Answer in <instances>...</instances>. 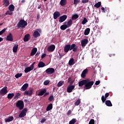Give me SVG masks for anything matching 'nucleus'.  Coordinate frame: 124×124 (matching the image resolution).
I'll use <instances>...</instances> for the list:
<instances>
[{"label":"nucleus","mask_w":124,"mask_h":124,"mask_svg":"<svg viewBox=\"0 0 124 124\" xmlns=\"http://www.w3.org/2000/svg\"><path fill=\"white\" fill-rule=\"evenodd\" d=\"M89 124H94V120L91 119L90 121Z\"/></svg>","instance_id":"49"},{"label":"nucleus","mask_w":124,"mask_h":124,"mask_svg":"<svg viewBox=\"0 0 124 124\" xmlns=\"http://www.w3.org/2000/svg\"><path fill=\"white\" fill-rule=\"evenodd\" d=\"M28 26V22L24 19L20 20L17 24L18 29H24Z\"/></svg>","instance_id":"2"},{"label":"nucleus","mask_w":124,"mask_h":124,"mask_svg":"<svg viewBox=\"0 0 124 124\" xmlns=\"http://www.w3.org/2000/svg\"><path fill=\"white\" fill-rule=\"evenodd\" d=\"M68 83H70V82H71L72 81V79H71V78H69L68 79Z\"/></svg>","instance_id":"60"},{"label":"nucleus","mask_w":124,"mask_h":124,"mask_svg":"<svg viewBox=\"0 0 124 124\" xmlns=\"http://www.w3.org/2000/svg\"><path fill=\"white\" fill-rule=\"evenodd\" d=\"M66 19H67V16L66 15H63L59 17V22L62 23L63 22H64Z\"/></svg>","instance_id":"10"},{"label":"nucleus","mask_w":124,"mask_h":124,"mask_svg":"<svg viewBox=\"0 0 124 124\" xmlns=\"http://www.w3.org/2000/svg\"><path fill=\"white\" fill-rule=\"evenodd\" d=\"M82 3H87L89 2V0H82Z\"/></svg>","instance_id":"53"},{"label":"nucleus","mask_w":124,"mask_h":124,"mask_svg":"<svg viewBox=\"0 0 124 124\" xmlns=\"http://www.w3.org/2000/svg\"><path fill=\"white\" fill-rule=\"evenodd\" d=\"M16 107L18 108L19 110H23L25 105L24 104V102L22 100H18L16 103Z\"/></svg>","instance_id":"4"},{"label":"nucleus","mask_w":124,"mask_h":124,"mask_svg":"<svg viewBox=\"0 0 124 124\" xmlns=\"http://www.w3.org/2000/svg\"><path fill=\"white\" fill-rule=\"evenodd\" d=\"M101 9L102 10V12L105 13V9L104 8V7H102L101 8Z\"/></svg>","instance_id":"59"},{"label":"nucleus","mask_w":124,"mask_h":124,"mask_svg":"<svg viewBox=\"0 0 124 124\" xmlns=\"http://www.w3.org/2000/svg\"><path fill=\"white\" fill-rule=\"evenodd\" d=\"M108 96H109V93H106L105 94V98H107V97H108Z\"/></svg>","instance_id":"56"},{"label":"nucleus","mask_w":124,"mask_h":124,"mask_svg":"<svg viewBox=\"0 0 124 124\" xmlns=\"http://www.w3.org/2000/svg\"><path fill=\"white\" fill-rule=\"evenodd\" d=\"M107 99V98H106L105 96H104V95L102 96L101 100L103 103H104V102H105L106 101Z\"/></svg>","instance_id":"43"},{"label":"nucleus","mask_w":124,"mask_h":124,"mask_svg":"<svg viewBox=\"0 0 124 124\" xmlns=\"http://www.w3.org/2000/svg\"><path fill=\"white\" fill-rule=\"evenodd\" d=\"M94 7L96 8H99L101 6V2H98L94 5Z\"/></svg>","instance_id":"37"},{"label":"nucleus","mask_w":124,"mask_h":124,"mask_svg":"<svg viewBox=\"0 0 124 124\" xmlns=\"http://www.w3.org/2000/svg\"><path fill=\"white\" fill-rule=\"evenodd\" d=\"M28 87H29V84L25 83L24 84L23 86L21 87L20 91H22V92H25L26 90L28 89Z\"/></svg>","instance_id":"19"},{"label":"nucleus","mask_w":124,"mask_h":124,"mask_svg":"<svg viewBox=\"0 0 124 124\" xmlns=\"http://www.w3.org/2000/svg\"><path fill=\"white\" fill-rule=\"evenodd\" d=\"M33 93V89L31 88L29 91H26L24 92V95H29V96H31L32 93Z\"/></svg>","instance_id":"8"},{"label":"nucleus","mask_w":124,"mask_h":124,"mask_svg":"<svg viewBox=\"0 0 124 124\" xmlns=\"http://www.w3.org/2000/svg\"><path fill=\"white\" fill-rule=\"evenodd\" d=\"M52 109H53V104H50L47 106L46 110V111H50Z\"/></svg>","instance_id":"30"},{"label":"nucleus","mask_w":124,"mask_h":124,"mask_svg":"<svg viewBox=\"0 0 124 124\" xmlns=\"http://www.w3.org/2000/svg\"><path fill=\"white\" fill-rule=\"evenodd\" d=\"M40 18V15H39V14L37 15V20H39Z\"/></svg>","instance_id":"58"},{"label":"nucleus","mask_w":124,"mask_h":124,"mask_svg":"<svg viewBox=\"0 0 124 124\" xmlns=\"http://www.w3.org/2000/svg\"><path fill=\"white\" fill-rule=\"evenodd\" d=\"M44 66H45V63L43 62H40L38 64V67H39V68L44 67Z\"/></svg>","instance_id":"24"},{"label":"nucleus","mask_w":124,"mask_h":124,"mask_svg":"<svg viewBox=\"0 0 124 124\" xmlns=\"http://www.w3.org/2000/svg\"><path fill=\"white\" fill-rule=\"evenodd\" d=\"M67 28L68 27H67V25L66 24H63L60 27V29L61 30H62V31H65V30H66Z\"/></svg>","instance_id":"27"},{"label":"nucleus","mask_w":124,"mask_h":124,"mask_svg":"<svg viewBox=\"0 0 124 124\" xmlns=\"http://www.w3.org/2000/svg\"><path fill=\"white\" fill-rule=\"evenodd\" d=\"M119 18H120V16H119L114 15V20H118L119 19Z\"/></svg>","instance_id":"50"},{"label":"nucleus","mask_w":124,"mask_h":124,"mask_svg":"<svg viewBox=\"0 0 124 124\" xmlns=\"http://www.w3.org/2000/svg\"><path fill=\"white\" fill-rule=\"evenodd\" d=\"M72 25V19H70L67 23V26L68 28H70V27H71V25Z\"/></svg>","instance_id":"36"},{"label":"nucleus","mask_w":124,"mask_h":124,"mask_svg":"<svg viewBox=\"0 0 124 124\" xmlns=\"http://www.w3.org/2000/svg\"><path fill=\"white\" fill-rule=\"evenodd\" d=\"M17 98H18V97H17L16 95L14 98V99H17Z\"/></svg>","instance_id":"64"},{"label":"nucleus","mask_w":124,"mask_h":124,"mask_svg":"<svg viewBox=\"0 0 124 124\" xmlns=\"http://www.w3.org/2000/svg\"><path fill=\"white\" fill-rule=\"evenodd\" d=\"M45 122H46V118H43L41 121V124H43V123H45Z\"/></svg>","instance_id":"51"},{"label":"nucleus","mask_w":124,"mask_h":124,"mask_svg":"<svg viewBox=\"0 0 124 124\" xmlns=\"http://www.w3.org/2000/svg\"><path fill=\"white\" fill-rule=\"evenodd\" d=\"M19 47V45H15L13 48V51L14 53H17V51L18 50V48Z\"/></svg>","instance_id":"23"},{"label":"nucleus","mask_w":124,"mask_h":124,"mask_svg":"<svg viewBox=\"0 0 124 124\" xmlns=\"http://www.w3.org/2000/svg\"><path fill=\"white\" fill-rule=\"evenodd\" d=\"M48 100L50 102L53 101V100H54V95H52L50 96L48 98Z\"/></svg>","instance_id":"44"},{"label":"nucleus","mask_w":124,"mask_h":124,"mask_svg":"<svg viewBox=\"0 0 124 124\" xmlns=\"http://www.w3.org/2000/svg\"><path fill=\"white\" fill-rule=\"evenodd\" d=\"M39 55H40V51H38L35 55V58H37V57H38Z\"/></svg>","instance_id":"52"},{"label":"nucleus","mask_w":124,"mask_h":124,"mask_svg":"<svg viewBox=\"0 0 124 124\" xmlns=\"http://www.w3.org/2000/svg\"><path fill=\"white\" fill-rule=\"evenodd\" d=\"M80 2V0H74V4L75 5H77L78 3Z\"/></svg>","instance_id":"47"},{"label":"nucleus","mask_w":124,"mask_h":124,"mask_svg":"<svg viewBox=\"0 0 124 124\" xmlns=\"http://www.w3.org/2000/svg\"><path fill=\"white\" fill-rule=\"evenodd\" d=\"M3 4L5 7H7L8 5H9V1L8 0H4L3 1Z\"/></svg>","instance_id":"28"},{"label":"nucleus","mask_w":124,"mask_h":124,"mask_svg":"<svg viewBox=\"0 0 124 124\" xmlns=\"http://www.w3.org/2000/svg\"><path fill=\"white\" fill-rule=\"evenodd\" d=\"M113 56H115V54H111L109 55V57H113Z\"/></svg>","instance_id":"62"},{"label":"nucleus","mask_w":124,"mask_h":124,"mask_svg":"<svg viewBox=\"0 0 124 124\" xmlns=\"http://www.w3.org/2000/svg\"><path fill=\"white\" fill-rule=\"evenodd\" d=\"M13 116L9 117L7 119L5 120V123H9V122H12L13 121Z\"/></svg>","instance_id":"32"},{"label":"nucleus","mask_w":124,"mask_h":124,"mask_svg":"<svg viewBox=\"0 0 124 124\" xmlns=\"http://www.w3.org/2000/svg\"><path fill=\"white\" fill-rule=\"evenodd\" d=\"M105 104L106 105H107V106H108V107H112V106H113V105L112 104V103L110 100H106L105 101Z\"/></svg>","instance_id":"22"},{"label":"nucleus","mask_w":124,"mask_h":124,"mask_svg":"<svg viewBox=\"0 0 124 124\" xmlns=\"http://www.w3.org/2000/svg\"><path fill=\"white\" fill-rule=\"evenodd\" d=\"M9 10L10 11H14V10L15 9V7L14 6V4H11L9 5Z\"/></svg>","instance_id":"31"},{"label":"nucleus","mask_w":124,"mask_h":124,"mask_svg":"<svg viewBox=\"0 0 124 124\" xmlns=\"http://www.w3.org/2000/svg\"><path fill=\"white\" fill-rule=\"evenodd\" d=\"M6 30H7V28H4L3 30H2L0 31V35H1V34H2L3 33H4V32H5V31H6Z\"/></svg>","instance_id":"46"},{"label":"nucleus","mask_w":124,"mask_h":124,"mask_svg":"<svg viewBox=\"0 0 124 124\" xmlns=\"http://www.w3.org/2000/svg\"><path fill=\"white\" fill-rule=\"evenodd\" d=\"M79 18V16L77 14L73 15L71 17L72 20H76Z\"/></svg>","instance_id":"35"},{"label":"nucleus","mask_w":124,"mask_h":124,"mask_svg":"<svg viewBox=\"0 0 124 124\" xmlns=\"http://www.w3.org/2000/svg\"><path fill=\"white\" fill-rule=\"evenodd\" d=\"M46 91L47 90H46V89H44L43 90H41L39 92V93H38V95L39 96H41L43 95V94H44V93H46Z\"/></svg>","instance_id":"21"},{"label":"nucleus","mask_w":124,"mask_h":124,"mask_svg":"<svg viewBox=\"0 0 124 124\" xmlns=\"http://www.w3.org/2000/svg\"><path fill=\"white\" fill-rule=\"evenodd\" d=\"M89 40L88 39H84L81 42V46L82 47H85L87 44H88Z\"/></svg>","instance_id":"13"},{"label":"nucleus","mask_w":124,"mask_h":124,"mask_svg":"<svg viewBox=\"0 0 124 124\" xmlns=\"http://www.w3.org/2000/svg\"><path fill=\"white\" fill-rule=\"evenodd\" d=\"M35 62H33L30 67H27L24 70L25 73H28V72H30V71H31V70H33V68L34 67V64Z\"/></svg>","instance_id":"5"},{"label":"nucleus","mask_w":124,"mask_h":124,"mask_svg":"<svg viewBox=\"0 0 124 124\" xmlns=\"http://www.w3.org/2000/svg\"><path fill=\"white\" fill-rule=\"evenodd\" d=\"M63 83H64V81H60L57 83V87H62V85H63Z\"/></svg>","instance_id":"38"},{"label":"nucleus","mask_w":124,"mask_h":124,"mask_svg":"<svg viewBox=\"0 0 124 124\" xmlns=\"http://www.w3.org/2000/svg\"><path fill=\"white\" fill-rule=\"evenodd\" d=\"M73 50V52H77L78 51V46L75 45V44H68L65 46L64 47V51L65 53H68V51H71Z\"/></svg>","instance_id":"1"},{"label":"nucleus","mask_w":124,"mask_h":124,"mask_svg":"<svg viewBox=\"0 0 124 124\" xmlns=\"http://www.w3.org/2000/svg\"><path fill=\"white\" fill-rule=\"evenodd\" d=\"M45 57H46V53L43 54L42 55L41 58H42V59H44V58H45Z\"/></svg>","instance_id":"57"},{"label":"nucleus","mask_w":124,"mask_h":124,"mask_svg":"<svg viewBox=\"0 0 124 124\" xmlns=\"http://www.w3.org/2000/svg\"><path fill=\"white\" fill-rule=\"evenodd\" d=\"M75 63V62H74V59L71 58L69 61L68 62L69 65H73Z\"/></svg>","instance_id":"26"},{"label":"nucleus","mask_w":124,"mask_h":124,"mask_svg":"<svg viewBox=\"0 0 124 124\" xmlns=\"http://www.w3.org/2000/svg\"><path fill=\"white\" fill-rule=\"evenodd\" d=\"M49 83H50V81L46 80L44 82V85H45V86H47V85H49Z\"/></svg>","instance_id":"48"},{"label":"nucleus","mask_w":124,"mask_h":124,"mask_svg":"<svg viewBox=\"0 0 124 124\" xmlns=\"http://www.w3.org/2000/svg\"><path fill=\"white\" fill-rule=\"evenodd\" d=\"M16 95V96H17V97H19V96H20V95H21V93H17Z\"/></svg>","instance_id":"61"},{"label":"nucleus","mask_w":124,"mask_h":124,"mask_svg":"<svg viewBox=\"0 0 124 124\" xmlns=\"http://www.w3.org/2000/svg\"><path fill=\"white\" fill-rule=\"evenodd\" d=\"M87 83V79H83L78 82V87H83Z\"/></svg>","instance_id":"18"},{"label":"nucleus","mask_w":124,"mask_h":124,"mask_svg":"<svg viewBox=\"0 0 124 124\" xmlns=\"http://www.w3.org/2000/svg\"><path fill=\"white\" fill-rule=\"evenodd\" d=\"M3 40V38L0 37V42H1Z\"/></svg>","instance_id":"63"},{"label":"nucleus","mask_w":124,"mask_h":124,"mask_svg":"<svg viewBox=\"0 0 124 124\" xmlns=\"http://www.w3.org/2000/svg\"><path fill=\"white\" fill-rule=\"evenodd\" d=\"M27 112H28V109L27 108H24L20 113L19 114V118H24L27 115Z\"/></svg>","instance_id":"6"},{"label":"nucleus","mask_w":124,"mask_h":124,"mask_svg":"<svg viewBox=\"0 0 124 124\" xmlns=\"http://www.w3.org/2000/svg\"><path fill=\"white\" fill-rule=\"evenodd\" d=\"M6 40L7 41H13V35L12 33H10L6 37Z\"/></svg>","instance_id":"12"},{"label":"nucleus","mask_w":124,"mask_h":124,"mask_svg":"<svg viewBox=\"0 0 124 124\" xmlns=\"http://www.w3.org/2000/svg\"><path fill=\"white\" fill-rule=\"evenodd\" d=\"M40 29H37V31H35L33 33V36L35 38H37L38 36H40V34L39 33V31Z\"/></svg>","instance_id":"17"},{"label":"nucleus","mask_w":124,"mask_h":124,"mask_svg":"<svg viewBox=\"0 0 124 124\" xmlns=\"http://www.w3.org/2000/svg\"><path fill=\"white\" fill-rule=\"evenodd\" d=\"M36 52H37V48L34 47L32 49L31 53V56H34L35 54H36Z\"/></svg>","instance_id":"20"},{"label":"nucleus","mask_w":124,"mask_h":124,"mask_svg":"<svg viewBox=\"0 0 124 124\" xmlns=\"http://www.w3.org/2000/svg\"><path fill=\"white\" fill-rule=\"evenodd\" d=\"M14 95V93H10L7 95V98H8V99H12V97H13Z\"/></svg>","instance_id":"34"},{"label":"nucleus","mask_w":124,"mask_h":124,"mask_svg":"<svg viewBox=\"0 0 124 124\" xmlns=\"http://www.w3.org/2000/svg\"><path fill=\"white\" fill-rule=\"evenodd\" d=\"M81 103V100L80 99H78L77 100V101L75 103V105L76 106H78Z\"/></svg>","instance_id":"40"},{"label":"nucleus","mask_w":124,"mask_h":124,"mask_svg":"<svg viewBox=\"0 0 124 124\" xmlns=\"http://www.w3.org/2000/svg\"><path fill=\"white\" fill-rule=\"evenodd\" d=\"M60 16H61V13L59 12L56 11L53 14V18L54 20L58 19Z\"/></svg>","instance_id":"16"},{"label":"nucleus","mask_w":124,"mask_h":124,"mask_svg":"<svg viewBox=\"0 0 124 124\" xmlns=\"http://www.w3.org/2000/svg\"><path fill=\"white\" fill-rule=\"evenodd\" d=\"M75 88L74 85H69L67 88V93H72V91Z\"/></svg>","instance_id":"14"},{"label":"nucleus","mask_w":124,"mask_h":124,"mask_svg":"<svg viewBox=\"0 0 124 124\" xmlns=\"http://www.w3.org/2000/svg\"><path fill=\"white\" fill-rule=\"evenodd\" d=\"M46 74H53L55 72V69L53 68H48L46 70Z\"/></svg>","instance_id":"9"},{"label":"nucleus","mask_w":124,"mask_h":124,"mask_svg":"<svg viewBox=\"0 0 124 124\" xmlns=\"http://www.w3.org/2000/svg\"><path fill=\"white\" fill-rule=\"evenodd\" d=\"M55 49H56V46L54 45H52L48 47L47 51L48 52H54Z\"/></svg>","instance_id":"15"},{"label":"nucleus","mask_w":124,"mask_h":124,"mask_svg":"<svg viewBox=\"0 0 124 124\" xmlns=\"http://www.w3.org/2000/svg\"><path fill=\"white\" fill-rule=\"evenodd\" d=\"M99 84H100V80L96 81V82L95 83V85H96V86H97V85H99Z\"/></svg>","instance_id":"54"},{"label":"nucleus","mask_w":124,"mask_h":124,"mask_svg":"<svg viewBox=\"0 0 124 124\" xmlns=\"http://www.w3.org/2000/svg\"><path fill=\"white\" fill-rule=\"evenodd\" d=\"M8 92V91H7V87L5 86L3 88L1 89V90L0 91V94H1V95H4L7 93Z\"/></svg>","instance_id":"7"},{"label":"nucleus","mask_w":124,"mask_h":124,"mask_svg":"<svg viewBox=\"0 0 124 124\" xmlns=\"http://www.w3.org/2000/svg\"><path fill=\"white\" fill-rule=\"evenodd\" d=\"M91 31V29L90 28H87L84 31V35H88Z\"/></svg>","instance_id":"33"},{"label":"nucleus","mask_w":124,"mask_h":124,"mask_svg":"<svg viewBox=\"0 0 124 124\" xmlns=\"http://www.w3.org/2000/svg\"><path fill=\"white\" fill-rule=\"evenodd\" d=\"M86 83H85V85L84 86V89L85 90H90L93 85V81H90V79L87 78L86 79Z\"/></svg>","instance_id":"3"},{"label":"nucleus","mask_w":124,"mask_h":124,"mask_svg":"<svg viewBox=\"0 0 124 124\" xmlns=\"http://www.w3.org/2000/svg\"><path fill=\"white\" fill-rule=\"evenodd\" d=\"M31 36V35H30V34H27L24 36V41H25V42H27L28 41H29V38Z\"/></svg>","instance_id":"25"},{"label":"nucleus","mask_w":124,"mask_h":124,"mask_svg":"<svg viewBox=\"0 0 124 124\" xmlns=\"http://www.w3.org/2000/svg\"><path fill=\"white\" fill-rule=\"evenodd\" d=\"M75 123H76V119L73 118L72 120H71L69 122V124H75Z\"/></svg>","instance_id":"41"},{"label":"nucleus","mask_w":124,"mask_h":124,"mask_svg":"<svg viewBox=\"0 0 124 124\" xmlns=\"http://www.w3.org/2000/svg\"><path fill=\"white\" fill-rule=\"evenodd\" d=\"M86 23H88V19L86 17H84L82 21V25H85Z\"/></svg>","instance_id":"42"},{"label":"nucleus","mask_w":124,"mask_h":124,"mask_svg":"<svg viewBox=\"0 0 124 124\" xmlns=\"http://www.w3.org/2000/svg\"><path fill=\"white\" fill-rule=\"evenodd\" d=\"M67 2L66 0H61L60 1V4L62 6H64L66 5Z\"/></svg>","instance_id":"29"},{"label":"nucleus","mask_w":124,"mask_h":124,"mask_svg":"<svg viewBox=\"0 0 124 124\" xmlns=\"http://www.w3.org/2000/svg\"><path fill=\"white\" fill-rule=\"evenodd\" d=\"M22 75H23V74L22 73H17L15 75V78L16 79H18V78H20V77H22Z\"/></svg>","instance_id":"39"},{"label":"nucleus","mask_w":124,"mask_h":124,"mask_svg":"<svg viewBox=\"0 0 124 124\" xmlns=\"http://www.w3.org/2000/svg\"><path fill=\"white\" fill-rule=\"evenodd\" d=\"M71 114V110H69L67 111V116H70Z\"/></svg>","instance_id":"55"},{"label":"nucleus","mask_w":124,"mask_h":124,"mask_svg":"<svg viewBox=\"0 0 124 124\" xmlns=\"http://www.w3.org/2000/svg\"><path fill=\"white\" fill-rule=\"evenodd\" d=\"M13 11H8L5 13L6 15H12L13 14Z\"/></svg>","instance_id":"45"},{"label":"nucleus","mask_w":124,"mask_h":124,"mask_svg":"<svg viewBox=\"0 0 124 124\" xmlns=\"http://www.w3.org/2000/svg\"><path fill=\"white\" fill-rule=\"evenodd\" d=\"M88 71L89 70H88V69H84L81 74V78H85L87 74H88Z\"/></svg>","instance_id":"11"}]
</instances>
